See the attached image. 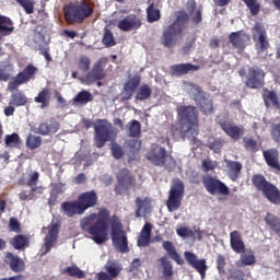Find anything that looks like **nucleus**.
<instances>
[{"label":"nucleus","instance_id":"49","mask_svg":"<svg viewBox=\"0 0 280 280\" xmlns=\"http://www.w3.org/2000/svg\"><path fill=\"white\" fill-rule=\"evenodd\" d=\"M102 42L106 47H115V37L113 36V32H110V30H105Z\"/></svg>","mask_w":280,"mask_h":280},{"label":"nucleus","instance_id":"57","mask_svg":"<svg viewBox=\"0 0 280 280\" xmlns=\"http://www.w3.org/2000/svg\"><path fill=\"white\" fill-rule=\"evenodd\" d=\"M36 135H42L43 137H47L49 136V124L47 122H42L38 128L37 131H35Z\"/></svg>","mask_w":280,"mask_h":280},{"label":"nucleus","instance_id":"3","mask_svg":"<svg viewBox=\"0 0 280 280\" xmlns=\"http://www.w3.org/2000/svg\"><path fill=\"white\" fill-rule=\"evenodd\" d=\"M83 128L89 130L94 126V145L95 148H104L107 141H115L117 139V131L113 128V125L104 119H98L97 125L89 118L82 119Z\"/></svg>","mask_w":280,"mask_h":280},{"label":"nucleus","instance_id":"30","mask_svg":"<svg viewBox=\"0 0 280 280\" xmlns=\"http://www.w3.org/2000/svg\"><path fill=\"white\" fill-rule=\"evenodd\" d=\"M162 248L167 253L168 257L177 264V266H183V264H185V260H183V257H180V254H178L176 246H174L172 241H163Z\"/></svg>","mask_w":280,"mask_h":280},{"label":"nucleus","instance_id":"40","mask_svg":"<svg viewBox=\"0 0 280 280\" xmlns=\"http://www.w3.org/2000/svg\"><path fill=\"white\" fill-rule=\"evenodd\" d=\"M147 21L148 23H156V21H161V10L155 9L154 3H151L147 8Z\"/></svg>","mask_w":280,"mask_h":280},{"label":"nucleus","instance_id":"37","mask_svg":"<svg viewBox=\"0 0 280 280\" xmlns=\"http://www.w3.org/2000/svg\"><path fill=\"white\" fill-rule=\"evenodd\" d=\"M11 246H13L15 250H23V248L30 246V238L23 234H18L11 240Z\"/></svg>","mask_w":280,"mask_h":280},{"label":"nucleus","instance_id":"4","mask_svg":"<svg viewBox=\"0 0 280 280\" xmlns=\"http://www.w3.org/2000/svg\"><path fill=\"white\" fill-rule=\"evenodd\" d=\"M186 23H189V14H187L185 11H179L175 21L164 28L161 36L162 45L168 49H172V47L176 45V40L183 36Z\"/></svg>","mask_w":280,"mask_h":280},{"label":"nucleus","instance_id":"44","mask_svg":"<svg viewBox=\"0 0 280 280\" xmlns=\"http://www.w3.org/2000/svg\"><path fill=\"white\" fill-rule=\"evenodd\" d=\"M43 145V138L39 136L28 135L26 139V148L28 150H36Z\"/></svg>","mask_w":280,"mask_h":280},{"label":"nucleus","instance_id":"28","mask_svg":"<svg viewBox=\"0 0 280 280\" xmlns=\"http://www.w3.org/2000/svg\"><path fill=\"white\" fill-rule=\"evenodd\" d=\"M200 66H196L194 63H177L171 66V73L176 78H180V75H187L190 71H199Z\"/></svg>","mask_w":280,"mask_h":280},{"label":"nucleus","instance_id":"25","mask_svg":"<svg viewBox=\"0 0 280 280\" xmlns=\"http://www.w3.org/2000/svg\"><path fill=\"white\" fill-rule=\"evenodd\" d=\"M230 246L232 250H234V253H236L237 255L246 253V245L242 240V233H240V231L235 230L230 233Z\"/></svg>","mask_w":280,"mask_h":280},{"label":"nucleus","instance_id":"23","mask_svg":"<svg viewBox=\"0 0 280 280\" xmlns=\"http://www.w3.org/2000/svg\"><path fill=\"white\" fill-rule=\"evenodd\" d=\"M4 262L7 264V266H9L10 270H12V272H15L16 275L25 272V261L11 252L7 253L4 257Z\"/></svg>","mask_w":280,"mask_h":280},{"label":"nucleus","instance_id":"38","mask_svg":"<svg viewBox=\"0 0 280 280\" xmlns=\"http://www.w3.org/2000/svg\"><path fill=\"white\" fill-rule=\"evenodd\" d=\"M152 97V88L148 83H143L139 86L136 93V100L138 102H143L145 100H150Z\"/></svg>","mask_w":280,"mask_h":280},{"label":"nucleus","instance_id":"45","mask_svg":"<svg viewBox=\"0 0 280 280\" xmlns=\"http://www.w3.org/2000/svg\"><path fill=\"white\" fill-rule=\"evenodd\" d=\"M243 3L248 8L252 16H257L261 11V4L257 0H243Z\"/></svg>","mask_w":280,"mask_h":280},{"label":"nucleus","instance_id":"56","mask_svg":"<svg viewBox=\"0 0 280 280\" xmlns=\"http://www.w3.org/2000/svg\"><path fill=\"white\" fill-rule=\"evenodd\" d=\"M59 129L60 122H58V120H56L55 118H51L50 122L48 124V135H56Z\"/></svg>","mask_w":280,"mask_h":280},{"label":"nucleus","instance_id":"54","mask_svg":"<svg viewBox=\"0 0 280 280\" xmlns=\"http://www.w3.org/2000/svg\"><path fill=\"white\" fill-rule=\"evenodd\" d=\"M226 266V259L224 258L223 255H218L217 258V268L219 271V275H226V270L224 269Z\"/></svg>","mask_w":280,"mask_h":280},{"label":"nucleus","instance_id":"31","mask_svg":"<svg viewBox=\"0 0 280 280\" xmlns=\"http://www.w3.org/2000/svg\"><path fill=\"white\" fill-rule=\"evenodd\" d=\"M152 200L149 197L141 199V197L136 198V218H143V215H148L150 213L152 207L150 206Z\"/></svg>","mask_w":280,"mask_h":280},{"label":"nucleus","instance_id":"60","mask_svg":"<svg viewBox=\"0 0 280 280\" xmlns=\"http://www.w3.org/2000/svg\"><path fill=\"white\" fill-rule=\"evenodd\" d=\"M112 154L114 159H121V156H124V150L121 149V147L115 144L112 147Z\"/></svg>","mask_w":280,"mask_h":280},{"label":"nucleus","instance_id":"53","mask_svg":"<svg viewBox=\"0 0 280 280\" xmlns=\"http://www.w3.org/2000/svg\"><path fill=\"white\" fill-rule=\"evenodd\" d=\"M176 233L179 237L186 240V237H194V231L189 226H182L176 230Z\"/></svg>","mask_w":280,"mask_h":280},{"label":"nucleus","instance_id":"64","mask_svg":"<svg viewBox=\"0 0 280 280\" xmlns=\"http://www.w3.org/2000/svg\"><path fill=\"white\" fill-rule=\"evenodd\" d=\"M0 280H25V276L23 275H16L9 278H2Z\"/></svg>","mask_w":280,"mask_h":280},{"label":"nucleus","instance_id":"26","mask_svg":"<svg viewBox=\"0 0 280 280\" xmlns=\"http://www.w3.org/2000/svg\"><path fill=\"white\" fill-rule=\"evenodd\" d=\"M61 211L67 218H73V215H84L82 208L78 200L75 201H63L61 203Z\"/></svg>","mask_w":280,"mask_h":280},{"label":"nucleus","instance_id":"33","mask_svg":"<svg viewBox=\"0 0 280 280\" xmlns=\"http://www.w3.org/2000/svg\"><path fill=\"white\" fill-rule=\"evenodd\" d=\"M226 165L229 168L228 176L230 180L235 183L240 178V174H242V163L229 160L226 161Z\"/></svg>","mask_w":280,"mask_h":280},{"label":"nucleus","instance_id":"12","mask_svg":"<svg viewBox=\"0 0 280 280\" xmlns=\"http://www.w3.org/2000/svg\"><path fill=\"white\" fill-rule=\"evenodd\" d=\"M201 183L210 196H229V194H231L229 186L212 175H203L201 177Z\"/></svg>","mask_w":280,"mask_h":280},{"label":"nucleus","instance_id":"6","mask_svg":"<svg viewBox=\"0 0 280 280\" xmlns=\"http://www.w3.org/2000/svg\"><path fill=\"white\" fill-rule=\"evenodd\" d=\"M252 185L258 190L268 202L271 205H280V190L275 184L268 182L261 174H255L252 176Z\"/></svg>","mask_w":280,"mask_h":280},{"label":"nucleus","instance_id":"42","mask_svg":"<svg viewBox=\"0 0 280 280\" xmlns=\"http://www.w3.org/2000/svg\"><path fill=\"white\" fill-rule=\"evenodd\" d=\"M4 143L7 148H20L21 147V137L19 133L13 132L4 137Z\"/></svg>","mask_w":280,"mask_h":280},{"label":"nucleus","instance_id":"7","mask_svg":"<svg viewBox=\"0 0 280 280\" xmlns=\"http://www.w3.org/2000/svg\"><path fill=\"white\" fill-rule=\"evenodd\" d=\"M110 229L114 248L118 253H130V247H128V236H126V231H124V225L121 224V221H119L118 215L114 214L112 217Z\"/></svg>","mask_w":280,"mask_h":280},{"label":"nucleus","instance_id":"27","mask_svg":"<svg viewBox=\"0 0 280 280\" xmlns=\"http://www.w3.org/2000/svg\"><path fill=\"white\" fill-rule=\"evenodd\" d=\"M151 240H152V223L147 222L143 225L138 236L137 246H139V248H145L150 246V242H152Z\"/></svg>","mask_w":280,"mask_h":280},{"label":"nucleus","instance_id":"21","mask_svg":"<svg viewBox=\"0 0 280 280\" xmlns=\"http://www.w3.org/2000/svg\"><path fill=\"white\" fill-rule=\"evenodd\" d=\"M219 126L221 127V130H223V132H225V135H228V137L234 141H240V139L244 137V127H240L226 120L220 121Z\"/></svg>","mask_w":280,"mask_h":280},{"label":"nucleus","instance_id":"52","mask_svg":"<svg viewBox=\"0 0 280 280\" xmlns=\"http://www.w3.org/2000/svg\"><path fill=\"white\" fill-rule=\"evenodd\" d=\"M79 69L80 71H83L84 73H86V71H89V69H91V58L86 57V56H81L79 59Z\"/></svg>","mask_w":280,"mask_h":280},{"label":"nucleus","instance_id":"29","mask_svg":"<svg viewBox=\"0 0 280 280\" xmlns=\"http://www.w3.org/2000/svg\"><path fill=\"white\" fill-rule=\"evenodd\" d=\"M262 155L269 167H271L272 170H277V172H280L279 150L268 149L262 152Z\"/></svg>","mask_w":280,"mask_h":280},{"label":"nucleus","instance_id":"20","mask_svg":"<svg viewBox=\"0 0 280 280\" xmlns=\"http://www.w3.org/2000/svg\"><path fill=\"white\" fill-rule=\"evenodd\" d=\"M141 84V74H136L132 78H130L125 84L122 89V101L128 102V100H132V95L137 92V89H139V85Z\"/></svg>","mask_w":280,"mask_h":280},{"label":"nucleus","instance_id":"17","mask_svg":"<svg viewBox=\"0 0 280 280\" xmlns=\"http://www.w3.org/2000/svg\"><path fill=\"white\" fill-rule=\"evenodd\" d=\"M143 25L141 18L137 14H129L125 19L120 20L117 24L120 32H135Z\"/></svg>","mask_w":280,"mask_h":280},{"label":"nucleus","instance_id":"63","mask_svg":"<svg viewBox=\"0 0 280 280\" xmlns=\"http://www.w3.org/2000/svg\"><path fill=\"white\" fill-rule=\"evenodd\" d=\"M0 280H25V276L23 275H16L9 278H2Z\"/></svg>","mask_w":280,"mask_h":280},{"label":"nucleus","instance_id":"62","mask_svg":"<svg viewBox=\"0 0 280 280\" xmlns=\"http://www.w3.org/2000/svg\"><path fill=\"white\" fill-rule=\"evenodd\" d=\"M129 148L131 150H135L136 152H139V150H141V141L140 140L129 141Z\"/></svg>","mask_w":280,"mask_h":280},{"label":"nucleus","instance_id":"61","mask_svg":"<svg viewBox=\"0 0 280 280\" xmlns=\"http://www.w3.org/2000/svg\"><path fill=\"white\" fill-rule=\"evenodd\" d=\"M191 21L195 23V25H198V23H202V11L198 10L192 15Z\"/></svg>","mask_w":280,"mask_h":280},{"label":"nucleus","instance_id":"48","mask_svg":"<svg viewBox=\"0 0 280 280\" xmlns=\"http://www.w3.org/2000/svg\"><path fill=\"white\" fill-rule=\"evenodd\" d=\"M129 137H141V122L139 120L129 122Z\"/></svg>","mask_w":280,"mask_h":280},{"label":"nucleus","instance_id":"14","mask_svg":"<svg viewBox=\"0 0 280 280\" xmlns=\"http://www.w3.org/2000/svg\"><path fill=\"white\" fill-rule=\"evenodd\" d=\"M265 79L266 72H264V69L253 66L248 68L247 81L245 84L248 89H264V85L266 84Z\"/></svg>","mask_w":280,"mask_h":280},{"label":"nucleus","instance_id":"24","mask_svg":"<svg viewBox=\"0 0 280 280\" xmlns=\"http://www.w3.org/2000/svg\"><path fill=\"white\" fill-rule=\"evenodd\" d=\"M60 231V223H51L50 229L48 231L47 236L45 237L43 255H47L56 243V240H58V233Z\"/></svg>","mask_w":280,"mask_h":280},{"label":"nucleus","instance_id":"36","mask_svg":"<svg viewBox=\"0 0 280 280\" xmlns=\"http://www.w3.org/2000/svg\"><path fill=\"white\" fill-rule=\"evenodd\" d=\"M265 222L280 237V218L269 212L265 217Z\"/></svg>","mask_w":280,"mask_h":280},{"label":"nucleus","instance_id":"41","mask_svg":"<svg viewBox=\"0 0 280 280\" xmlns=\"http://www.w3.org/2000/svg\"><path fill=\"white\" fill-rule=\"evenodd\" d=\"M27 104V96L23 92L13 93L9 102L10 106H25Z\"/></svg>","mask_w":280,"mask_h":280},{"label":"nucleus","instance_id":"43","mask_svg":"<svg viewBox=\"0 0 280 280\" xmlns=\"http://www.w3.org/2000/svg\"><path fill=\"white\" fill-rule=\"evenodd\" d=\"M255 261V254H253V252L249 250L246 254L243 253L241 255L240 262H237L236 266H238V268H241V266H253Z\"/></svg>","mask_w":280,"mask_h":280},{"label":"nucleus","instance_id":"51","mask_svg":"<svg viewBox=\"0 0 280 280\" xmlns=\"http://www.w3.org/2000/svg\"><path fill=\"white\" fill-rule=\"evenodd\" d=\"M21 5L26 14H34V2L32 0H15Z\"/></svg>","mask_w":280,"mask_h":280},{"label":"nucleus","instance_id":"32","mask_svg":"<svg viewBox=\"0 0 280 280\" xmlns=\"http://www.w3.org/2000/svg\"><path fill=\"white\" fill-rule=\"evenodd\" d=\"M14 33V22L8 16L0 15V40Z\"/></svg>","mask_w":280,"mask_h":280},{"label":"nucleus","instance_id":"39","mask_svg":"<svg viewBox=\"0 0 280 280\" xmlns=\"http://www.w3.org/2000/svg\"><path fill=\"white\" fill-rule=\"evenodd\" d=\"M61 275H68V277H75L77 279H84V277H86L84 271H82L78 265L66 267L61 270Z\"/></svg>","mask_w":280,"mask_h":280},{"label":"nucleus","instance_id":"10","mask_svg":"<svg viewBox=\"0 0 280 280\" xmlns=\"http://www.w3.org/2000/svg\"><path fill=\"white\" fill-rule=\"evenodd\" d=\"M36 73H38V68L28 63L23 71H20L11 81H9L7 85L8 91L11 93L19 91V86H23V84H27V82L34 80V78H36Z\"/></svg>","mask_w":280,"mask_h":280},{"label":"nucleus","instance_id":"15","mask_svg":"<svg viewBox=\"0 0 280 280\" xmlns=\"http://www.w3.org/2000/svg\"><path fill=\"white\" fill-rule=\"evenodd\" d=\"M253 32L254 40H257L258 36V44H256V47H258V51H268V49L270 48V42H268V33L266 32V27L264 26V24L257 22L253 27Z\"/></svg>","mask_w":280,"mask_h":280},{"label":"nucleus","instance_id":"16","mask_svg":"<svg viewBox=\"0 0 280 280\" xmlns=\"http://www.w3.org/2000/svg\"><path fill=\"white\" fill-rule=\"evenodd\" d=\"M184 257H185L187 264H189V266H191V268H195V270H197V272H199L201 279H205V277L207 275V270L209 268L207 266V259L198 260V256H196V254H194L191 252H185Z\"/></svg>","mask_w":280,"mask_h":280},{"label":"nucleus","instance_id":"34","mask_svg":"<svg viewBox=\"0 0 280 280\" xmlns=\"http://www.w3.org/2000/svg\"><path fill=\"white\" fill-rule=\"evenodd\" d=\"M158 262L162 266V275L164 280H172L174 277V267L172 266V261L167 259V257H161L158 259Z\"/></svg>","mask_w":280,"mask_h":280},{"label":"nucleus","instance_id":"58","mask_svg":"<svg viewBox=\"0 0 280 280\" xmlns=\"http://www.w3.org/2000/svg\"><path fill=\"white\" fill-rule=\"evenodd\" d=\"M271 137L276 143H280V124L271 127Z\"/></svg>","mask_w":280,"mask_h":280},{"label":"nucleus","instance_id":"8","mask_svg":"<svg viewBox=\"0 0 280 280\" xmlns=\"http://www.w3.org/2000/svg\"><path fill=\"white\" fill-rule=\"evenodd\" d=\"M189 93L202 115H213V100L200 85L191 84Z\"/></svg>","mask_w":280,"mask_h":280},{"label":"nucleus","instance_id":"2","mask_svg":"<svg viewBox=\"0 0 280 280\" xmlns=\"http://www.w3.org/2000/svg\"><path fill=\"white\" fill-rule=\"evenodd\" d=\"M108 226H110V212L101 208L98 213H91L81 219V228L91 235L95 244H104L108 240Z\"/></svg>","mask_w":280,"mask_h":280},{"label":"nucleus","instance_id":"50","mask_svg":"<svg viewBox=\"0 0 280 280\" xmlns=\"http://www.w3.org/2000/svg\"><path fill=\"white\" fill-rule=\"evenodd\" d=\"M38 178H40V173L35 171L28 175L26 183H23V185L26 187H36L38 185Z\"/></svg>","mask_w":280,"mask_h":280},{"label":"nucleus","instance_id":"1","mask_svg":"<svg viewBox=\"0 0 280 280\" xmlns=\"http://www.w3.org/2000/svg\"><path fill=\"white\" fill-rule=\"evenodd\" d=\"M177 117L180 122L179 127L172 126V135L182 136V139H188L192 145L198 143V126L200 113L194 105L177 106Z\"/></svg>","mask_w":280,"mask_h":280},{"label":"nucleus","instance_id":"46","mask_svg":"<svg viewBox=\"0 0 280 280\" xmlns=\"http://www.w3.org/2000/svg\"><path fill=\"white\" fill-rule=\"evenodd\" d=\"M74 102H77V104H89V102H93V94L86 90H83L77 94Z\"/></svg>","mask_w":280,"mask_h":280},{"label":"nucleus","instance_id":"55","mask_svg":"<svg viewBox=\"0 0 280 280\" xmlns=\"http://www.w3.org/2000/svg\"><path fill=\"white\" fill-rule=\"evenodd\" d=\"M9 230L13 233H21V223L19 222V219L12 217L9 220Z\"/></svg>","mask_w":280,"mask_h":280},{"label":"nucleus","instance_id":"13","mask_svg":"<svg viewBox=\"0 0 280 280\" xmlns=\"http://www.w3.org/2000/svg\"><path fill=\"white\" fill-rule=\"evenodd\" d=\"M104 67H106V59L101 58L85 74V77L82 79V82H84V84H95V82L104 80V78H106V70H104Z\"/></svg>","mask_w":280,"mask_h":280},{"label":"nucleus","instance_id":"47","mask_svg":"<svg viewBox=\"0 0 280 280\" xmlns=\"http://www.w3.org/2000/svg\"><path fill=\"white\" fill-rule=\"evenodd\" d=\"M243 145L245 150H248V152H257L259 150L257 140L253 138H243Z\"/></svg>","mask_w":280,"mask_h":280},{"label":"nucleus","instance_id":"18","mask_svg":"<svg viewBox=\"0 0 280 280\" xmlns=\"http://www.w3.org/2000/svg\"><path fill=\"white\" fill-rule=\"evenodd\" d=\"M77 201L79 202V206L81 207L83 213H85L88 209L97 207V192L95 190H88L85 192H82L79 195Z\"/></svg>","mask_w":280,"mask_h":280},{"label":"nucleus","instance_id":"19","mask_svg":"<svg viewBox=\"0 0 280 280\" xmlns=\"http://www.w3.org/2000/svg\"><path fill=\"white\" fill-rule=\"evenodd\" d=\"M148 161H151L153 165L163 167L167 159V150L158 144L153 145L151 151L147 155Z\"/></svg>","mask_w":280,"mask_h":280},{"label":"nucleus","instance_id":"5","mask_svg":"<svg viewBox=\"0 0 280 280\" xmlns=\"http://www.w3.org/2000/svg\"><path fill=\"white\" fill-rule=\"evenodd\" d=\"M63 14L69 25H73L75 23L80 25L93 15V8H91V4L86 2V0L81 2H70L65 7Z\"/></svg>","mask_w":280,"mask_h":280},{"label":"nucleus","instance_id":"9","mask_svg":"<svg viewBox=\"0 0 280 280\" xmlns=\"http://www.w3.org/2000/svg\"><path fill=\"white\" fill-rule=\"evenodd\" d=\"M183 198H185V184L183 180L175 178L172 182L171 189L168 191V199L166 200V207L170 213H174V211H178V209H180Z\"/></svg>","mask_w":280,"mask_h":280},{"label":"nucleus","instance_id":"11","mask_svg":"<svg viewBox=\"0 0 280 280\" xmlns=\"http://www.w3.org/2000/svg\"><path fill=\"white\" fill-rule=\"evenodd\" d=\"M116 180L118 184L115 186L114 191L118 196H124L126 191H129V189L137 185V178L128 168H120L116 174Z\"/></svg>","mask_w":280,"mask_h":280},{"label":"nucleus","instance_id":"59","mask_svg":"<svg viewBox=\"0 0 280 280\" xmlns=\"http://www.w3.org/2000/svg\"><path fill=\"white\" fill-rule=\"evenodd\" d=\"M201 165H202L203 172H213V170H215V165L211 160H203Z\"/></svg>","mask_w":280,"mask_h":280},{"label":"nucleus","instance_id":"22","mask_svg":"<svg viewBox=\"0 0 280 280\" xmlns=\"http://www.w3.org/2000/svg\"><path fill=\"white\" fill-rule=\"evenodd\" d=\"M229 43H231L234 49L244 51V49H246V43H250V36L245 34L243 31L232 32L229 35Z\"/></svg>","mask_w":280,"mask_h":280},{"label":"nucleus","instance_id":"35","mask_svg":"<svg viewBox=\"0 0 280 280\" xmlns=\"http://www.w3.org/2000/svg\"><path fill=\"white\" fill-rule=\"evenodd\" d=\"M36 104H40V108H47L51 103V91L49 89H43L34 98Z\"/></svg>","mask_w":280,"mask_h":280}]
</instances>
